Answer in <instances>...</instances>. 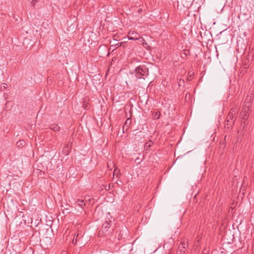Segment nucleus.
<instances>
[{
	"label": "nucleus",
	"instance_id": "nucleus-26",
	"mask_svg": "<svg viewBox=\"0 0 254 254\" xmlns=\"http://www.w3.org/2000/svg\"><path fill=\"white\" fill-rule=\"evenodd\" d=\"M68 144H66L64 145V149H68Z\"/></svg>",
	"mask_w": 254,
	"mask_h": 254
},
{
	"label": "nucleus",
	"instance_id": "nucleus-17",
	"mask_svg": "<svg viewBox=\"0 0 254 254\" xmlns=\"http://www.w3.org/2000/svg\"><path fill=\"white\" fill-rule=\"evenodd\" d=\"M160 113L159 112H156V113L154 115V118L156 119H158L160 117Z\"/></svg>",
	"mask_w": 254,
	"mask_h": 254
},
{
	"label": "nucleus",
	"instance_id": "nucleus-20",
	"mask_svg": "<svg viewBox=\"0 0 254 254\" xmlns=\"http://www.w3.org/2000/svg\"><path fill=\"white\" fill-rule=\"evenodd\" d=\"M123 237V234L121 233H119L118 238V240H119L121 239Z\"/></svg>",
	"mask_w": 254,
	"mask_h": 254
},
{
	"label": "nucleus",
	"instance_id": "nucleus-29",
	"mask_svg": "<svg viewBox=\"0 0 254 254\" xmlns=\"http://www.w3.org/2000/svg\"><path fill=\"white\" fill-rule=\"evenodd\" d=\"M30 1H31V4H32V2L33 1V0H29Z\"/></svg>",
	"mask_w": 254,
	"mask_h": 254
},
{
	"label": "nucleus",
	"instance_id": "nucleus-6",
	"mask_svg": "<svg viewBox=\"0 0 254 254\" xmlns=\"http://www.w3.org/2000/svg\"><path fill=\"white\" fill-rule=\"evenodd\" d=\"M235 117L232 116V115H228L227 116V125H232L234 124V121H233Z\"/></svg>",
	"mask_w": 254,
	"mask_h": 254
},
{
	"label": "nucleus",
	"instance_id": "nucleus-9",
	"mask_svg": "<svg viewBox=\"0 0 254 254\" xmlns=\"http://www.w3.org/2000/svg\"><path fill=\"white\" fill-rule=\"evenodd\" d=\"M130 123H131V121L129 119H127L126 120V121L123 127V131L124 130L125 128L126 129H127V128L128 127V125H129L130 124Z\"/></svg>",
	"mask_w": 254,
	"mask_h": 254
},
{
	"label": "nucleus",
	"instance_id": "nucleus-8",
	"mask_svg": "<svg viewBox=\"0 0 254 254\" xmlns=\"http://www.w3.org/2000/svg\"><path fill=\"white\" fill-rule=\"evenodd\" d=\"M76 203L77 204V205L80 206L81 208H83V207L85 206V202L84 201V200H81V199H77L76 201Z\"/></svg>",
	"mask_w": 254,
	"mask_h": 254
},
{
	"label": "nucleus",
	"instance_id": "nucleus-11",
	"mask_svg": "<svg viewBox=\"0 0 254 254\" xmlns=\"http://www.w3.org/2000/svg\"><path fill=\"white\" fill-rule=\"evenodd\" d=\"M237 112V109H236H236H232L230 111V112H229V113L228 115H232V116L235 117V114H236V113Z\"/></svg>",
	"mask_w": 254,
	"mask_h": 254
},
{
	"label": "nucleus",
	"instance_id": "nucleus-31",
	"mask_svg": "<svg viewBox=\"0 0 254 254\" xmlns=\"http://www.w3.org/2000/svg\"><path fill=\"white\" fill-rule=\"evenodd\" d=\"M74 238L73 239V240H72V242L73 243L74 242Z\"/></svg>",
	"mask_w": 254,
	"mask_h": 254
},
{
	"label": "nucleus",
	"instance_id": "nucleus-12",
	"mask_svg": "<svg viewBox=\"0 0 254 254\" xmlns=\"http://www.w3.org/2000/svg\"><path fill=\"white\" fill-rule=\"evenodd\" d=\"M111 187V184H109L108 185H103L102 187V189H105L106 190H110Z\"/></svg>",
	"mask_w": 254,
	"mask_h": 254
},
{
	"label": "nucleus",
	"instance_id": "nucleus-10",
	"mask_svg": "<svg viewBox=\"0 0 254 254\" xmlns=\"http://www.w3.org/2000/svg\"><path fill=\"white\" fill-rule=\"evenodd\" d=\"M254 95L252 96H247L245 99V102H246V103L248 104H251V100H252V98H253Z\"/></svg>",
	"mask_w": 254,
	"mask_h": 254
},
{
	"label": "nucleus",
	"instance_id": "nucleus-19",
	"mask_svg": "<svg viewBox=\"0 0 254 254\" xmlns=\"http://www.w3.org/2000/svg\"><path fill=\"white\" fill-rule=\"evenodd\" d=\"M7 85L6 83H3L1 85V87H3L4 89H5L7 88Z\"/></svg>",
	"mask_w": 254,
	"mask_h": 254
},
{
	"label": "nucleus",
	"instance_id": "nucleus-24",
	"mask_svg": "<svg viewBox=\"0 0 254 254\" xmlns=\"http://www.w3.org/2000/svg\"><path fill=\"white\" fill-rule=\"evenodd\" d=\"M64 210H66V212H67V213H69V211H68V210H69V209L67 208V207H65V208H64V209L63 210V211H64Z\"/></svg>",
	"mask_w": 254,
	"mask_h": 254
},
{
	"label": "nucleus",
	"instance_id": "nucleus-27",
	"mask_svg": "<svg viewBox=\"0 0 254 254\" xmlns=\"http://www.w3.org/2000/svg\"><path fill=\"white\" fill-rule=\"evenodd\" d=\"M78 236V234H77V236H76V239H75V244L76 243V241H77V238Z\"/></svg>",
	"mask_w": 254,
	"mask_h": 254
},
{
	"label": "nucleus",
	"instance_id": "nucleus-18",
	"mask_svg": "<svg viewBox=\"0 0 254 254\" xmlns=\"http://www.w3.org/2000/svg\"><path fill=\"white\" fill-rule=\"evenodd\" d=\"M184 83H185L184 80L180 79L179 81L178 84L180 86L183 85L184 84Z\"/></svg>",
	"mask_w": 254,
	"mask_h": 254
},
{
	"label": "nucleus",
	"instance_id": "nucleus-13",
	"mask_svg": "<svg viewBox=\"0 0 254 254\" xmlns=\"http://www.w3.org/2000/svg\"><path fill=\"white\" fill-rule=\"evenodd\" d=\"M152 144L153 142L151 141H149V142L145 143L144 147L146 149H148L152 146Z\"/></svg>",
	"mask_w": 254,
	"mask_h": 254
},
{
	"label": "nucleus",
	"instance_id": "nucleus-14",
	"mask_svg": "<svg viewBox=\"0 0 254 254\" xmlns=\"http://www.w3.org/2000/svg\"><path fill=\"white\" fill-rule=\"evenodd\" d=\"M17 146L19 147L20 146H23L25 145V141L23 140H21L16 143Z\"/></svg>",
	"mask_w": 254,
	"mask_h": 254
},
{
	"label": "nucleus",
	"instance_id": "nucleus-7",
	"mask_svg": "<svg viewBox=\"0 0 254 254\" xmlns=\"http://www.w3.org/2000/svg\"><path fill=\"white\" fill-rule=\"evenodd\" d=\"M49 128L54 131H59L60 130V127L57 124L51 125Z\"/></svg>",
	"mask_w": 254,
	"mask_h": 254
},
{
	"label": "nucleus",
	"instance_id": "nucleus-1",
	"mask_svg": "<svg viewBox=\"0 0 254 254\" xmlns=\"http://www.w3.org/2000/svg\"><path fill=\"white\" fill-rule=\"evenodd\" d=\"M148 64H142L138 65L135 68V76L138 79H145L149 75V67Z\"/></svg>",
	"mask_w": 254,
	"mask_h": 254
},
{
	"label": "nucleus",
	"instance_id": "nucleus-21",
	"mask_svg": "<svg viewBox=\"0 0 254 254\" xmlns=\"http://www.w3.org/2000/svg\"><path fill=\"white\" fill-rule=\"evenodd\" d=\"M83 106H84V108L85 109L87 110L88 109V105L86 104L85 102L83 104Z\"/></svg>",
	"mask_w": 254,
	"mask_h": 254
},
{
	"label": "nucleus",
	"instance_id": "nucleus-30",
	"mask_svg": "<svg viewBox=\"0 0 254 254\" xmlns=\"http://www.w3.org/2000/svg\"><path fill=\"white\" fill-rule=\"evenodd\" d=\"M136 160L139 161V158H137L136 159Z\"/></svg>",
	"mask_w": 254,
	"mask_h": 254
},
{
	"label": "nucleus",
	"instance_id": "nucleus-22",
	"mask_svg": "<svg viewBox=\"0 0 254 254\" xmlns=\"http://www.w3.org/2000/svg\"><path fill=\"white\" fill-rule=\"evenodd\" d=\"M123 232H125L126 234H127L128 230L127 228H124V230H122Z\"/></svg>",
	"mask_w": 254,
	"mask_h": 254
},
{
	"label": "nucleus",
	"instance_id": "nucleus-16",
	"mask_svg": "<svg viewBox=\"0 0 254 254\" xmlns=\"http://www.w3.org/2000/svg\"><path fill=\"white\" fill-rule=\"evenodd\" d=\"M63 154H64L65 156H67L69 154V149H64L62 151Z\"/></svg>",
	"mask_w": 254,
	"mask_h": 254
},
{
	"label": "nucleus",
	"instance_id": "nucleus-3",
	"mask_svg": "<svg viewBox=\"0 0 254 254\" xmlns=\"http://www.w3.org/2000/svg\"><path fill=\"white\" fill-rule=\"evenodd\" d=\"M250 113V109L249 108H245V109H242L241 111L240 116L243 121V122L241 123V127L244 129L245 128V126L246 125V122L247 119L249 118Z\"/></svg>",
	"mask_w": 254,
	"mask_h": 254
},
{
	"label": "nucleus",
	"instance_id": "nucleus-4",
	"mask_svg": "<svg viewBox=\"0 0 254 254\" xmlns=\"http://www.w3.org/2000/svg\"><path fill=\"white\" fill-rule=\"evenodd\" d=\"M187 247H188V244L185 242L181 243L178 246L177 254H184Z\"/></svg>",
	"mask_w": 254,
	"mask_h": 254
},
{
	"label": "nucleus",
	"instance_id": "nucleus-28",
	"mask_svg": "<svg viewBox=\"0 0 254 254\" xmlns=\"http://www.w3.org/2000/svg\"><path fill=\"white\" fill-rule=\"evenodd\" d=\"M46 239L47 240V241H48V242H51V240H50V239H49L48 238H46Z\"/></svg>",
	"mask_w": 254,
	"mask_h": 254
},
{
	"label": "nucleus",
	"instance_id": "nucleus-5",
	"mask_svg": "<svg viewBox=\"0 0 254 254\" xmlns=\"http://www.w3.org/2000/svg\"><path fill=\"white\" fill-rule=\"evenodd\" d=\"M137 36H138V34L136 32L130 31L128 33V38L129 40H136L138 39Z\"/></svg>",
	"mask_w": 254,
	"mask_h": 254
},
{
	"label": "nucleus",
	"instance_id": "nucleus-15",
	"mask_svg": "<svg viewBox=\"0 0 254 254\" xmlns=\"http://www.w3.org/2000/svg\"><path fill=\"white\" fill-rule=\"evenodd\" d=\"M251 104H248L246 102H244V105L242 109H245V108H249L250 109Z\"/></svg>",
	"mask_w": 254,
	"mask_h": 254
},
{
	"label": "nucleus",
	"instance_id": "nucleus-25",
	"mask_svg": "<svg viewBox=\"0 0 254 254\" xmlns=\"http://www.w3.org/2000/svg\"><path fill=\"white\" fill-rule=\"evenodd\" d=\"M64 210H66V212H67V213H69V211H68V210H69V209L67 208V207H65V208H64V209L63 210V211H64Z\"/></svg>",
	"mask_w": 254,
	"mask_h": 254
},
{
	"label": "nucleus",
	"instance_id": "nucleus-23",
	"mask_svg": "<svg viewBox=\"0 0 254 254\" xmlns=\"http://www.w3.org/2000/svg\"><path fill=\"white\" fill-rule=\"evenodd\" d=\"M38 0H33V2H32V5L33 6H35V3L38 1Z\"/></svg>",
	"mask_w": 254,
	"mask_h": 254
},
{
	"label": "nucleus",
	"instance_id": "nucleus-2",
	"mask_svg": "<svg viewBox=\"0 0 254 254\" xmlns=\"http://www.w3.org/2000/svg\"><path fill=\"white\" fill-rule=\"evenodd\" d=\"M113 224L111 220L106 221L102 225L99 231V237L109 236L114 231L113 228L111 227Z\"/></svg>",
	"mask_w": 254,
	"mask_h": 254
}]
</instances>
